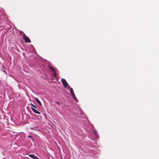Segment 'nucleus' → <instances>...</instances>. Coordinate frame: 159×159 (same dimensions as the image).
<instances>
[{
  "label": "nucleus",
  "instance_id": "nucleus-2",
  "mask_svg": "<svg viewBox=\"0 0 159 159\" xmlns=\"http://www.w3.org/2000/svg\"><path fill=\"white\" fill-rule=\"evenodd\" d=\"M23 38L25 42L26 43H30L31 42V41L29 38L23 33Z\"/></svg>",
  "mask_w": 159,
  "mask_h": 159
},
{
  "label": "nucleus",
  "instance_id": "nucleus-5",
  "mask_svg": "<svg viewBox=\"0 0 159 159\" xmlns=\"http://www.w3.org/2000/svg\"><path fill=\"white\" fill-rule=\"evenodd\" d=\"M49 67L54 72V73L53 74V75H54V76L55 77H56L57 75L55 73V70L53 69V68L52 66H49Z\"/></svg>",
  "mask_w": 159,
  "mask_h": 159
},
{
  "label": "nucleus",
  "instance_id": "nucleus-10",
  "mask_svg": "<svg viewBox=\"0 0 159 159\" xmlns=\"http://www.w3.org/2000/svg\"><path fill=\"white\" fill-rule=\"evenodd\" d=\"M30 129H32V130H35V127H34V128L30 127Z\"/></svg>",
  "mask_w": 159,
  "mask_h": 159
},
{
  "label": "nucleus",
  "instance_id": "nucleus-6",
  "mask_svg": "<svg viewBox=\"0 0 159 159\" xmlns=\"http://www.w3.org/2000/svg\"><path fill=\"white\" fill-rule=\"evenodd\" d=\"M31 109L36 114H41L40 112H39V111H38L35 109H34L32 107H31Z\"/></svg>",
  "mask_w": 159,
  "mask_h": 159
},
{
  "label": "nucleus",
  "instance_id": "nucleus-7",
  "mask_svg": "<svg viewBox=\"0 0 159 159\" xmlns=\"http://www.w3.org/2000/svg\"><path fill=\"white\" fill-rule=\"evenodd\" d=\"M34 99L37 102H38L40 105L41 106L42 104L41 102L39 101V100L37 98H35Z\"/></svg>",
  "mask_w": 159,
  "mask_h": 159
},
{
  "label": "nucleus",
  "instance_id": "nucleus-8",
  "mask_svg": "<svg viewBox=\"0 0 159 159\" xmlns=\"http://www.w3.org/2000/svg\"><path fill=\"white\" fill-rule=\"evenodd\" d=\"M56 103L59 106H60L61 104L60 103V102H56Z\"/></svg>",
  "mask_w": 159,
  "mask_h": 159
},
{
  "label": "nucleus",
  "instance_id": "nucleus-4",
  "mask_svg": "<svg viewBox=\"0 0 159 159\" xmlns=\"http://www.w3.org/2000/svg\"><path fill=\"white\" fill-rule=\"evenodd\" d=\"M29 157L34 159H39L37 157L34 156V155L33 154H29Z\"/></svg>",
  "mask_w": 159,
  "mask_h": 159
},
{
  "label": "nucleus",
  "instance_id": "nucleus-11",
  "mask_svg": "<svg viewBox=\"0 0 159 159\" xmlns=\"http://www.w3.org/2000/svg\"><path fill=\"white\" fill-rule=\"evenodd\" d=\"M28 137L29 138H32V136H31V135H28Z\"/></svg>",
  "mask_w": 159,
  "mask_h": 159
},
{
  "label": "nucleus",
  "instance_id": "nucleus-1",
  "mask_svg": "<svg viewBox=\"0 0 159 159\" xmlns=\"http://www.w3.org/2000/svg\"><path fill=\"white\" fill-rule=\"evenodd\" d=\"M67 89L69 90L70 91V92L71 94V95L72 97L73 98L75 99L76 98L75 96V94L74 93L73 89L72 88H71L70 86H68L67 88Z\"/></svg>",
  "mask_w": 159,
  "mask_h": 159
},
{
  "label": "nucleus",
  "instance_id": "nucleus-9",
  "mask_svg": "<svg viewBox=\"0 0 159 159\" xmlns=\"http://www.w3.org/2000/svg\"><path fill=\"white\" fill-rule=\"evenodd\" d=\"M31 105L33 107H34V108H36V107L35 106H34V104H33L32 103H31Z\"/></svg>",
  "mask_w": 159,
  "mask_h": 159
},
{
  "label": "nucleus",
  "instance_id": "nucleus-3",
  "mask_svg": "<svg viewBox=\"0 0 159 159\" xmlns=\"http://www.w3.org/2000/svg\"><path fill=\"white\" fill-rule=\"evenodd\" d=\"M61 80L64 87L66 88L68 84L66 80L65 79L63 78L61 79Z\"/></svg>",
  "mask_w": 159,
  "mask_h": 159
}]
</instances>
